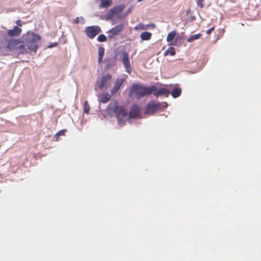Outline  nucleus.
<instances>
[{"mask_svg":"<svg viewBox=\"0 0 261 261\" xmlns=\"http://www.w3.org/2000/svg\"><path fill=\"white\" fill-rule=\"evenodd\" d=\"M23 39L28 48L30 50L36 53L38 48L37 43L40 40L41 37L33 32H29L24 35Z\"/></svg>","mask_w":261,"mask_h":261,"instance_id":"obj_1","label":"nucleus"},{"mask_svg":"<svg viewBox=\"0 0 261 261\" xmlns=\"http://www.w3.org/2000/svg\"><path fill=\"white\" fill-rule=\"evenodd\" d=\"M6 47L10 51H14L19 54H25L28 53L23 42L19 40H9Z\"/></svg>","mask_w":261,"mask_h":261,"instance_id":"obj_2","label":"nucleus"},{"mask_svg":"<svg viewBox=\"0 0 261 261\" xmlns=\"http://www.w3.org/2000/svg\"><path fill=\"white\" fill-rule=\"evenodd\" d=\"M155 90V87L151 86L149 88L142 87L139 85H134L131 90L133 94L135 95L138 98H140L145 95H149Z\"/></svg>","mask_w":261,"mask_h":261,"instance_id":"obj_3","label":"nucleus"},{"mask_svg":"<svg viewBox=\"0 0 261 261\" xmlns=\"http://www.w3.org/2000/svg\"><path fill=\"white\" fill-rule=\"evenodd\" d=\"M111 76L110 74L103 76L99 81L96 82L95 90H96L97 88L101 90L107 89L111 85Z\"/></svg>","mask_w":261,"mask_h":261,"instance_id":"obj_4","label":"nucleus"},{"mask_svg":"<svg viewBox=\"0 0 261 261\" xmlns=\"http://www.w3.org/2000/svg\"><path fill=\"white\" fill-rule=\"evenodd\" d=\"M115 111L117 116L118 122L120 125L128 119L127 112L122 106L116 107Z\"/></svg>","mask_w":261,"mask_h":261,"instance_id":"obj_5","label":"nucleus"},{"mask_svg":"<svg viewBox=\"0 0 261 261\" xmlns=\"http://www.w3.org/2000/svg\"><path fill=\"white\" fill-rule=\"evenodd\" d=\"M100 32V29L98 26H91L86 28V33L88 37L93 39Z\"/></svg>","mask_w":261,"mask_h":261,"instance_id":"obj_6","label":"nucleus"},{"mask_svg":"<svg viewBox=\"0 0 261 261\" xmlns=\"http://www.w3.org/2000/svg\"><path fill=\"white\" fill-rule=\"evenodd\" d=\"M122 62L127 72L130 73L132 72V68L130 66V62L128 55L126 52H123L122 55Z\"/></svg>","mask_w":261,"mask_h":261,"instance_id":"obj_7","label":"nucleus"},{"mask_svg":"<svg viewBox=\"0 0 261 261\" xmlns=\"http://www.w3.org/2000/svg\"><path fill=\"white\" fill-rule=\"evenodd\" d=\"M140 114V108L136 106H133L129 112V118H136L139 117Z\"/></svg>","mask_w":261,"mask_h":261,"instance_id":"obj_8","label":"nucleus"},{"mask_svg":"<svg viewBox=\"0 0 261 261\" xmlns=\"http://www.w3.org/2000/svg\"><path fill=\"white\" fill-rule=\"evenodd\" d=\"M124 82V80L122 79H117L115 82L114 86L111 90V94H115L120 89Z\"/></svg>","mask_w":261,"mask_h":261,"instance_id":"obj_9","label":"nucleus"},{"mask_svg":"<svg viewBox=\"0 0 261 261\" xmlns=\"http://www.w3.org/2000/svg\"><path fill=\"white\" fill-rule=\"evenodd\" d=\"M153 91V95L156 97L161 95H165L166 96H168L170 93L169 91L166 88H161L158 90H156L155 89Z\"/></svg>","mask_w":261,"mask_h":261,"instance_id":"obj_10","label":"nucleus"},{"mask_svg":"<svg viewBox=\"0 0 261 261\" xmlns=\"http://www.w3.org/2000/svg\"><path fill=\"white\" fill-rule=\"evenodd\" d=\"M160 108L159 105L151 103L147 105L146 109V113L147 114H152Z\"/></svg>","mask_w":261,"mask_h":261,"instance_id":"obj_11","label":"nucleus"},{"mask_svg":"<svg viewBox=\"0 0 261 261\" xmlns=\"http://www.w3.org/2000/svg\"><path fill=\"white\" fill-rule=\"evenodd\" d=\"M21 32V30L18 27H15L13 29L9 30L7 34L11 37L18 36Z\"/></svg>","mask_w":261,"mask_h":261,"instance_id":"obj_12","label":"nucleus"},{"mask_svg":"<svg viewBox=\"0 0 261 261\" xmlns=\"http://www.w3.org/2000/svg\"><path fill=\"white\" fill-rule=\"evenodd\" d=\"M97 96L98 97L99 101L102 103L107 102L110 100L111 97V95L108 93H104L101 95L98 94Z\"/></svg>","mask_w":261,"mask_h":261,"instance_id":"obj_13","label":"nucleus"},{"mask_svg":"<svg viewBox=\"0 0 261 261\" xmlns=\"http://www.w3.org/2000/svg\"><path fill=\"white\" fill-rule=\"evenodd\" d=\"M97 3L100 2L99 7L101 8H107L111 6L112 3V0H96Z\"/></svg>","mask_w":261,"mask_h":261,"instance_id":"obj_14","label":"nucleus"},{"mask_svg":"<svg viewBox=\"0 0 261 261\" xmlns=\"http://www.w3.org/2000/svg\"><path fill=\"white\" fill-rule=\"evenodd\" d=\"M123 28V25L122 24H120L117 26L113 28L111 30L109 31V33H111L112 35H115L117 34L118 33L121 32Z\"/></svg>","mask_w":261,"mask_h":261,"instance_id":"obj_15","label":"nucleus"},{"mask_svg":"<svg viewBox=\"0 0 261 261\" xmlns=\"http://www.w3.org/2000/svg\"><path fill=\"white\" fill-rule=\"evenodd\" d=\"M151 34L149 32H143L140 36V37L142 40H148L150 39Z\"/></svg>","mask_w":261,"mask_h":261,"instance_id":"obj_16","label":"nucleus"},{"mask_svg":"<svg viewBox=\"0 0 261 261\" xmlns=\"http://www.w3.org/2000/svg\"><path fill=\"white\" fill-rule=\"evenodd\" d=\"M181 94V89L180 88H175L173 89L171 92V95L173 98H176L180 96Z\"/></svg>","mask_w":261,"mask_h":261,"instance_id":"obj_17","label":"nucleus"},{"mask_svg":"<svg viewBox=\"0 0 261 261\" xmlns=\"http://www.w3.org/2000/svg\"><path fill=\"white\" fill-rule=\"evenodd\" d=\"M116 14V13L114 11V10L113 9H111L107 13L106 15V18L107 20H110L114 16V15Z\"/></svg>","mask_w":261,"mask_h":261,"instance_id":"obj_18","label":"nucleus"},{"mask_svg":"<svg viewBox=\"0 0 261 261\" xmlns=\"http://www.w3.org/2000/svg\"><path fill=\"white\" fill-rule=\"evenodd\" d=\"M201 34H197L191 36L190 37L187 39V42H192L194 40H198L201 37Z\"/></svg>","mask_w":261,"mask_h":261,"instance_id":"obj_19","label":"nucleus"},{"mask_svg":"<svg viewBox=\"0 0 261 261\" xmlns=\"http://www.w3.org/2000/svg\"><path fill=\"white\" fill-rule=\"evenodd\" d=\"M176 33V32L175 31H173L170 32L167 36V41L170 42L172 41L175 36Z\"/></svg>","mask_w":261,"mask_h":261,"instance_id":"obj_20","label":"nucleus"},{"mask_svg":"<svg viewBox=\"0 0 261 261\" xmlns=\"http://www.w3.org/2000/svg\"><path fill=\"white\" fill-rule=\"evenodd\" d=\"M175 54V49L173 47H169L164 52V56H167L170 55L171 56H174Z\"/></svg>","mask_w":261,"mask_h":261,"instance_id":"obj_21","label":"nucleus"},{"mask_svg":"<svg viewBox=\"0 0 261 261\" xmlns=\"http://www.w3.org/2000/svg\"><path fill=\"white\" fill-rule=\"evenodd\" d=\"M105 53V49L103 47H99L98 48V62L100 63Z\"/></svg>","mask_w":261,"mask_h":261,"instance_id":"obj_22","label":"nucleus"},{"mask_svg":"<svg viewBox=\"0 0 261 261\" xmlns=\"http://www.w3.org/2000/svg\"><path fill=\"white\" fill-rule=\"evenodd\" d=\"M124 7L123 5H120L114 8L113 9L114 10L116 14H117L121 12L124 9Z\"/></svg>","mask_w":261,"mask_h":261,"instance_id":"obj_23","label":"nucleus"},{"mask_svg":"<svg viewBox=\"0 0 261 261\" xmlns=\"http://www.w3.org/2000/svg\"><path fill=\"white\" fill-rule=\"evenodd\" d=\"M90 110V106L87 101H85L84 106V113L88 114Z\"/></svg>","mask_w":261,"mask_h":261,"instance_id":"obj_24","label":"nucleus"},{"mask_svg":"<svg viewBox=\"0 0 261 261\" xmlns=\"http://www.w3.org/2000/svg\"><path fill=\"white\" fill-rule=\"evenodd\" d=\"M106 37L103 34L99 35L97 37V40L99 42H105L106 41Z\"/></svg>","mask_w":261,"mask_h":261,"instance_id":"obj_25","label":"nucleus"},{"mask_svg":"<svg viewBox=\"0 0 261 261\" xmlns=\"http://www.w3.org/2000/svg\"><path fill=\"white\" fill-rule=\"evenodd\" d=\"M64 130H60L58 133H57L56 135V136H59L61 135H63L64 134Z\"/></svg>","mask_w":261,"mask_h":261,"instance_id":"obj_26","label":"nucleus"},{"mask_svg":"<svg viewBox=\"0 0 261 261\" xmlns=\"http://www.w3.org/2000/svg\"><path fill=\"white\" fill-rule=\"evenodd\" d=\"M202 2H203V0H198V1H197L198 5L200 6L201 8H202L203 7Z\"/></svg>","mask_w":261,"mask_h":261,"instance_id":"obj_27","label":"nucleus"},{"mask_svg":"<svg viewBox=\"0 0 261 261\" xmlns=\"http://www.w3.org/2000/svg\"><path fill=\"white\" fill-rule=\"evenodd\" d=\"M214 28H213H213H210V29H208V30L206 31V33H207V34H210L212 32V31H213L214 30Z\"/></svg>","mask_w":261,"mask_h":261,"instance_id":"obj_28","label":"nucleus"},{"mask_svg":"<svg viewBox=\"0 0 261 261\" xmlns=\"http://www.w3.org/2000/svg\"><path fill=\"white\" fill-rule=\"evenodd\" d=\"M56 45H57V43H54V44H50L48 45L49 48H51L53 46H55Z\"/></svg>","mask_w":261,"mask_h":261,"instance_id":"obj_29","label":"nucleus"},{"mask_svg":"<svg viewBox=\"0 0 261 261\" xmlns=\"http://www.w3.org/2000/svg\"><path fill=\"white\" fill-rule=\"evenodd\" d=\"M74 22H76V23H79V19L78 17L76 18V19H74Z\"/></svg>","mask_w":261,"mask_h":261,"instance_id":"obj_30","label":"nucleus"},{"mask_svg":"<svg viewBox=\"0 0 261 261\" xmlns=\"http://www.w3.org/2000/svg\"><path fill=\"white\" fill-rule=\"evenodd\" d=\"M167 104L166 103H164L163 107H164V108H166V107H167Z\"/></svg>","mask_w":261,"mask_h":261,"instance_id":"obj_31","label":"nucleus"},{"mask_svg":"<svg viewBox=\"0 0 261 261\" xmlns=\"http://www.w3.org/2000/svg\"><path fill=\"white\" fill-rule=\"evenodd\" d=\"M130 11H131V8H129V9H128V11H127V13H129Z\"/></svg>","mask_w":261,"mask_h":261,"instance_id":"obj_32","label":"nucleus"}]
</instances>
